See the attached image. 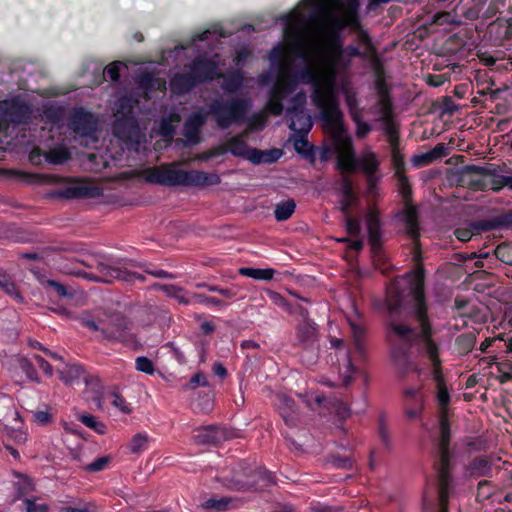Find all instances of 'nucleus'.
Instances as JSON below:
<instances>
[{
	"instance_id": "nucleus-2",
	"label": "nucleus",
	"mask_w": 512,
	"mask_h": 512,
	"mask_svg": "<svg viewBox=\"0 0 512 512\" xmlns=\"http://www.w3.org/2000/svg\"><path fill=\"white\" fill-rule=\"evenodd\" d=\"M313 103L320 109V118L331 132V141L337 154L336 167L341 172H354L357 159L352 137L343 123V113L334 93H324L319 89L312 92Z\"/></svg>"
},
{
	"instance_id": "nucleus-39",
	"label": "nucleus",
	"mask_w": 512,
	"mask_h": 512,
	"mask_svg": "<svg viewBox=\"0 0 512 512\" xmlns=\"http://www.w3.org/2000/svg\"><path fill=\"white\" fill-rule=\"evenodd\" d=\"M14 366L23 372L29 381L40 383V378L36 371L35 365L29 358L17 356L14 359Z\"/></svg>"
},
{
	"instance_id": "nucleus-38",
	"label": "nucleus",
	"mask_w": 512,
	"mask_h": 512,
	"mask_svg": "<svg viewBox=\"0 0 512 512\" xmlns=\"http://www.w3.org/2000/svg\"><path fill=\"white\" fill-rule=\"evenodd\" d=\"M476 341L477 338L474 332L462 333L455 339V349L460 355L465 356L473 350Z\"/></svg>"
},
{
	"instance_id": "nucleus-27",
	"label": "nucleus",
	"mask_w": 512,
	"mask_h": 512,
	"mask_svg": "<svg viewBox=\"0 0 512 512\" xmlns=\"http://www.w3.org/2000/svg\"><path fill=\"white\" fill-rule=\"evenodd\" d=\"M379 164L377 155L372 151H366L362 157L357 160V168L359 167L368 177L371 188L375 185V174L379 169Z\"/></svg>"
},
{
	"instance_id": "nucleus-21",
	"label": "nucleus",
	"mask_w": 512,
	"mask_h": 512,
	"mask_svg": "<svg viewBox=\"0 0 512 512\" xmlns=\"http://www.w3.org/2000/svg\"><path fill=\"white\" fill-rule=\"evenodd\" d=\"M113 135L123 141L132 140L139 132L136 116H117L112 125Z\"/></svg>"
},
{
	"instance_id": "nucleus-62",
	"label": "nucleus",
	"mask_w": 512,
	"mask_h": 512,
	"mask_svg": "<svg viewBox=\"0 0 512 512\" xmlns=\"http://www.w3.org/2000/svg\"><path fill=\"white\" fill-rule=\"evenodd\" d=\"M391 162L394 168V176L406 174V164L404 156L399 151H391Z\"/></svg>"
},
{
	"instance_id": "nucleus-45",
	"label": "nucleus",
	"mask_w": 512,
	"mask_h": 512,
	"mask_svg": "<svg viewBox=\"0 0 512 512\" xmlns=\"http://www.w3.org/2000/svg\"><path fill=\"white\" fill-rule=\"evenodd\" d=\"M243 82V74L240 71H234L224 78L222 87L227 93H235L242 87Z\"/></svg>"
},
{
	"instance_id": "nucleus-57",
	"label": "nucleus",
	"mask_w": 512,
	"mask_h": 512,
	"mask_svg": "<svg viewBox=\"0 0 512 512\" xmlns=\"http://www.w3.org/2000/svg\"><path fill=\"white\" fill-rule=\"evenodd\" d=\"M232 501L230 497H221L219 499L210 498L205 501L204 507L218 512L226 511Z\"/></svg>"
},
{
	"instance_id": "nucleus-44",
	"label": "nucleus",
	"mask_w": 512,
	"mask_h": 512,
	"mask_svg": "<svg viewBox=\"0 0 512 512\" xmlns=\"http://www.w3.org/2000/svg\"><path fill=\"white\" fill-rule=\"evenodd\" d=\"M138 104V101L133 99L130 96L120 97L116 102V112L115 117L117 116H136L135 107Z\"/></svg>"
},
{
	"instance_id": "nucleus-43",
	"label": "nucleus",
	"mask_w": 512,
	"mask_h": 512,
	"mask_svg": "<svg viewBox=\"0 0 512 512\" xmlns=\"http://www.w3.org/2000/svg\"><path fill=\"white\" fill-rule=\"evenodd\" d=\"M350 64L351 61L349 59H345V51L343 47L329 49V67L333 74L336 73L339 67L346 69Z\"/></svg>"
},
{
	"instance_id": "nucleus-14",
	"label": "nucleus",
	"mask_w": 512,
	"mask_h": 512,
	"mask_svg": "<svg viewBox=\"0 0 512 512\" xmlns=\"http://www.w3.org/2000/svg\"><path fill=\"white\" fill-rule=\"evenodd\" d=\"M318 325L314 321H301L295 328L294 346L304 350H314L318 347Z\"/></svg>"
},
{
	"instance_id": "nucleus-1",
	"label": "nucleus",
	"mask_w": 512,
	"mask_h": 512,
	"mask_svg": "<svg viewBox=\"0 0 512 512\" xmlns=\"http://www.w3.org/2000/svg\"><path fill=\"white\" fill-rule=\"evenodd\" d=\"M408 290L412 297L413 306L412 314L419 324V331L407 324L398 323L401 314L402 305L405 298V291L401 287L399 281L391 283L387 288L385 305L388 313V327L394 332L398 338L404 343L403 349H395L393 351V359L398 365H402L406 372L409 366L408 350L411 346L416 345L419 352L424 351L423 342V326L418 317V312L422 311L426 315V321L432 330V324L428 316V308L424 291V272L423 269L412 273L408 276Z\"/></svg>"
},
{
	"instance_id": "nucleus-17",
	"label": "nucleus",
	"mask_w": 512,
	"mask_h": 512,
	"mask_svg": "<svg viewBox=\"0 0 512 512\" xmlns=\"http://www.w3.org/2000/svg\"><path fill=\"white\" fill-rule=\"evenodd\" d=\"M403 398L406 417L410 420L420 418L424 410V395L422 388H406L403 391Z\"/></svg>"
},
{
	"instance_id": "nucleus-35",
	"label": "nucleus",
	"mask_w": 512,
	"mask_h": 512,
	"mask_svg": "<svg viewBox=\"0 0 512 512\" xmlns=\"http://www.w3.org/2000/svg\"><path fill=\"white\" fill-rule=\"evenodd\" d=\"M279 415L288 427H296L298 424V414L296 411L295 401L291 398L284 397L282 405L279 406Z\"/></svg>"
},
{
	"instance_id": "nucleus-25",
	"label": "nucleus",
	"mask_w": 512,
	"mask_h": 512,
	"mask_svg": "<svg viewBox=\"0 0 512 512\" xmlns=\"http://www.w3.org/2000/svg\"><path fill=\"white\" fill-rule=\"evenodd\" d=\"M372 64L374 68V74H375V83H374V89L379 96V99H392L391 97V88L386 82L385 79V70L382 62L380 59L375 56L372 59Z\"/></svg>"
},
{
	"instance_id": "nucleus-61",
	"label": "nucleus",
	"mask_w": 512,
	"mask_h": 512,
	"mask_svg": "<svg viewBox=\"0 0 512 512\" xmlns=\"http://www.w3.org/2000/svg\"><path fill=\"white\" fill-rule=\"evenodd\" d=\"M495 258L505 264L512 265V245H498L495 249Z\"/></svg>"
},
{
	"instance_id": "nucleus-48",
	"label": "nucleus",
	"mask_w": 512,
	"mask_h": 512,
	"mask_svg": "<svg viewBox=\"0 0 512 512\" xmlns=\"http://www.w3.org/2000/svg\"><path fill=\"white\" fill-rule=\"evenodd\" d=\"M504 337H505V334H499L496 337H487L480 344L479 350L482 353H489L490 351L488 349L490 347H494L495 346V348H496L495 350L496 351H505L506 350L505 344L508 342V339H505Z\"/></svg>"
},
{
	"instance_id": "nucleus-26",
	"label": "nucleus",
	"mask_w": 512,
	"mask_h": 512,
	"mask_svg": "<svg viewBox=\"0 0 512 512\" xmlns=\"http://www.w3.org/2000/svg\"><path fill=\"white\" fill-rule=\"evenodd\" d=\"M197 85V81L191 74V72L187 73H176L170 79V88L171 91L177 95H183L192 91Z\"/></svg>"
},
{
	"instance_id": "nucleus-40",
	"label": "nucleus",
	"mask_w": 512,
	"mask_h": 512,
	"mask_svg": "<svg viewBox=\"0 0 512 512\" xmlns=\"http://www.w3.org/2000/svg\"><path fill=\"white\" fill-rule=\"evenodd\" d=\"M60 379L65 384H72L78 381L84 374V368L82 365L74 363L65 365L62 369L58 370Z\"/></svg>"
},
{
	"instance_id": "nucleus-4",
	"label": "nucleus",
	"mask_w": 512,
	"mask_h": 512,
	"mask_svg": "<svg viewBox=\"0 0 512 512\" xmlns=\"http://www.w3.org/2000/svg\"><path fill=\"white\" fill-rule=\"evenodd\" d=\"M251 108V101L246 98H217L208 104L211 115L218 128L226 130L233 124H242Z\"/></svg>"
},
{
	"instance_id": "nucleus-55",
	"label": "nucleus",
	"mask_w": 512,
	"mask_h": 512,
	"mask_svg": "<svg viewBox=\"0 0 512 512\" xmlns=\"http://www.w3.org/2000/svg\"><path fill=\"white\" fill-rule=\"evenodd\" d=\"M378 436L385 447L391 448L390 432L384 414H380L378 418Z\"/></svg>"
},
{
	"instance_id": "nucleus-58",
	"label": "nucleus",
	"mask_w": 512,
	"mask_h": 512,
	"mask_svg": "<svg viewBox=\"0 0 512 512\" xmlns=\"http://www.w3.org/2000/svg\"><path fill=\"white\" fill-rule=\"evenodd\" d=\"M70 158V153L65 148L51 150L46 155V160L51 164H62Z\"/></svg>"
},
{
	"instance_id": "nucleus-41",
	"label": "nucleus",
	"mask_w": 512,
	"mask_h": 512,
	"mask_svg": "<svg viewBox=\"0 0 512 512\" xmlns=\"http://www.w3.org/2000/svg\"><path fill=\"white\" fill-rule=\"evenodd\" d=\"M296 209V202L289 198L276 204L274 209V217L278 222H283L291 218Z\"/></svg>"
},
{
	"instance_id": "nucleus-8",
	"label": "nucleus",
	"mask_w": 512,
	"mask_h": 512,
	"mask_svg": "<svg viewBox=\"0 0 512 512\" xmlns=\"http://www.w3.org/2000/svg\"><path fill=\"white\" fill-rule=\"evenodd\" d=\"M189 172L177 169L176 164H162L149 167L143 172L144 180L151 184H158L168 187L188 186Z\"/></svg>"
},
{
	"instance_id": "nucleus-36",
	"label": "nucleus",
	"mask_w": 512,
	"mask_h": 512,
	"mask_svg": "<svg viewBox=\"0 0 512 512\" xmlns=\"http://www.w3.org/2000/svg\"><path fill=\"white\" fill-rule=\"evenodd\" d=\"M0 288L16 302L23 303L24 297L20 293L17 285L13 281L11 275L5 270L0 269Z\"/></svg>"
},
{
	"instance_id": "nucleus-24",
	"label": "nucleus",
	"mask_w": 512,
	"mask_h": 512,
	"mask_svg": "<svg viewBox=\"0 0 512 512\" xmlns=\"http://www.w3.org/2000/svg\"><path fill=\"white\" fill-rule=\"evenodd\" d=\"M97 270L101 274L102 281L106 283L112 282L114 279L122 280L125 282H134L136 272L128 271L117 267H112L104 263H99Z\"/></svg>"
},
{
	"instance_id": "nucleus-6",
	"label": "nucleus",
	"mask_w": 512,
	"mask_h": 512,
	"mask_svg": "<svg viewBox=\"0 0 512 512\" xmlns=\"http://www.w3.org/2000/svg\"><path fill=\"white\" fill-rule=\"evenodd\" d=\"M507 228H512V209L503 210L487 219L473 221L469 227L457 228L454 234L459 241L467 242L474 235Z\"/></svg>"
},
{
	"instance_id": "nucleus-19",
	"label": "nucleus",
	"mask_w": 512,
	"mask_h": 512,
	"mask_svg": "<svg viewBox=\"0 0 512 512\" xmlns=\"http://www.w3.org/2000/svg\"><path fill=\"white\" fill-rule=\"evenodd\" d=\"M469 167L470 165H465L459 168L456 173L457 184L475 191L490 190L489 180L486 179L487 176H479L476 172L470 171Z\"/></svg>"
},
{
	"instance_id": "nucleus-3",
	"label": "nucleus",
	"mask_w": 512,
	"mask_h": 512,
	"mask_svg": "<svg viewBox=\"0 0 512 512\" xmlns=\"http://www.w3.org/2000/svg\"><path fill=\"white\" fill-rule=\"evenodd\" d=\"M435 400L439 407V435L433 443V468L437 476L438 493L441 494V498L445 501L448 494H451L454 489V477L452 474L454 469V454L450 449L451 425L449 421L451 395L448 390L447 383L436 386Z\"/></svg>"
},
{
	"instance_id": "nucleus-20",
	"label": "nucleus",
	"mask_w": 512,
	"mask_h": 512,
	"mask_svg": "<svg viewBox=\"0 0 512 512\" xmlns=\"http://www.w3.org/2000/svg\"><path fill=\"white\" fill-rule=\"evenodd\" d=\"M207 120V115L196 111L191 113L184 122L183 136L186 138L187 143L196 145L201 141V128Z\"/></svg>"
},
{
	"instance_id": "nucleus-16",
	"label": "nucleus",
	"mask_w": 512,
	"mask_h": 512,
	"mask_svg": "<svg viewBox=\"0 0 512 512\" xmlns=\"http://www.w3.org/2000/svg\"><path fill=\"white\" fill-rule=\"evenodd\" d=\"M190 72L198 84L212 81L219 77L217 63L207 57H196L191 65Z\"/></svg>"
},
{
	"instance_id": "nucleus-33",
	"label": "nucleus",
	"mask_w": 512,
	"mask_h": 512,
	"mask_svg": "<svg viewBox=\"0 0 512 512\" xmlns=\"http://www.w3.org/2000/svg\"><path fill=\"white\" fill-rule=\"evenodd\" d=\"M223 439V432L217 425H208L197 431L195 440L199 444H218Z\"/></svg>"
},
{
	"instance_id": "nucleus-7",
	"label": "nucleus",
	"mask_w": 512,
	"mask_h": 512,
	"mask_svg": "<svg viewBox=\"0 0 512 512\" xmlns=\"http://www.w3.org/2000/svg\"><path fill=\"white\" fill-rule=\"evenodd\" d=\"M101 335L104 340L119 342L131 348L138 345L137 338L131 331L130 322L121 313H114L103 320Z\"/></svg>"
},
{
	"instance_id": "nucleus-12",
	"label": "nucleus",
	"mask_w": 512,
	"mask_h": 512,
	"mask_svg": "<svg viewBox=\"0 0 512 512\" xmlns=\"http://www.w3.org/2000/svg\"><path fill=\"white\" fill-rule=\"evenodd\" d=\"M68 126L75 134L89 137L97 130V120L91 112L78 107L72 111Z\"/></svg>"
},
{
	"instance_id": "nucleus-29",
	"label": "nucleus",
	"mask_w": 512,
	"mask_h": 512,
	"mask_svg": "<svg viewBox=\"0 0 512 512\" xmlns=\"http://www.w3.org/2000/svg\"><path fill=\"white\" fill-rule=\"evenodd\" d=\"M285 76L287 79H294L296 81V87L300 82L304 84H313L315 86L313 92L316 89H319L320 91L323 92V90L318 86V78L315 71L309 66H305L298 71L289 70L287 73H285ZM324 93L332 92L324 91Z\"/></svg>"
},
{
	"instance_id": "nucleus-37",
	"label": "nucleus",
	"mask_w": 512,
	"mask_h": 512,
	"mask_svg": "<svg viewBox=\"0 0 512 512\" xmlns=\"http://www.w3.org/2000/svg\"><path fill=\"white\" fill-rule=\"evenodd\" d=\"M228 152H230L235 157H241L248 160V156L250 153V147H248L246 141L240 136L236 135L231 137L226 142Z\"/></svg>"
},
{
	"instance_id": "nucleus-56",
	"label": "nucleus",
	"mask_w": 512,
	"mask_h": 512,
	"mask_svg": "<svg viewBox=\"0 0 512 512\" xmlns=\"http://www.w3.org/2000/svg\"><path fill=\"white\" fill-rule=\"evenodd\" d=\"M495 491V486L490 480H481L477 484V499L478 500H487L489 499Z\"/></svg>"
},
{
	"instance_id": "nucleus-54",
	"label": "nucleus",
	"mask_w": 512,
	"mask_h": 512,
	"mask_svg": "<svg viewBox=\"0 0 512 512\" xmlns=\"http://www.w3.org/2000/svg\"><path fill=\"white\" fill-rule=\"evenodd\" d=\"M355 33L357 34V41L365 48L363 51H367L369 56H373L374 58L376 56V49L369 33L364 28L356 31Z\"/></svg>"
},
{
	"instance_id": "nucleus-28",
	"label": "nucleus",
	"mask_w": 512,
	"mask_h": 512,
	"mask_svg": "<svg viewBox=\"0 0 512 512\" xmlns=\"http://www.w3.org/2000/svg\"><path fill=\"white\" fill-rule=\"evenodd\" d=\"M247 477H249L250 480H254L255 486L252 487V490L254 491H262L266 487L275 484L273 474L266 470L264 467L252 468L249 465V473L247 474Z\"/></svg>"
},
{
	"instance_id": "nucleus-53",
	"label": "nucleus",
	"mask_w": 512,
	"mask_h": 512,
	"mask_svg": "<svg viewBox=\"0 0 512 512\" xmlns=\"http://www.w3.org/2000/svg\"><path fill=\"white\" fill-rule=\"evenodd\" d=\"M379 121H386L394 118V106L392 99H378Z\"/></svg>"
},
{
	"instance_id": "nucleus-15",
	"label": "nucleus",
	"mask_w": 512,
	"mask_h": 512,
	"mask_svg": "<svg viewBox=\"0 0 512 512\" xmlns=\"http://www.w3.org/2000/svg\"><path fill=\"white\" fill-rule=\"evenodd\" d=\"M248 473L249 464L244 460L239 461L233 468L231 476L225 477V485L235 491H252L255 482L247 477Z\"/></svg>"
},
{
	"instance_id": "nucleus-23",
	"label": "nucleus",
	"mask_w": 512,
	"mask_h": 512,
	"mask_svg": "<svg viewBox=\"0 0 512 512\" xmlns=\"http://www.w3.org/2000/svg\"><path fill=\"white\" fill-rule=\"evenodd\" d=\"M470 171L476 172L479 176L491 177L489 180L490 190L500 192L505 187L504 175H500V167L495 164H485L483 166L470 164Z\"/></svg>"
},
{
	"instance_id": "nucleus-52",
	"label": "nucleus",
	"mask_w": 512,
	"mask_h": 512,
	"mask_svg": "<svg viewBox=\"0 0 512 512\" xmlns=\"http://www.w3.org/2000/svg\"><path fill=\"white\" fill-rule=\"evenodd\" d=\"M79 420L83 425L94 430L98 434H104L106 432V426L104 425V423L98 421L97 418L93 415H80Z\"/></svg>"
},
{
	"instance_id": "nucleus-51",
	"label": "nucleus",
	"mask_w": 512,
	"mask_h": 512,
	"mask_svg": "<svg viewBox=\"0 0 512 512\" xmlns=\"http://www.w3.org/2000/svg\"><path fill=\"white\" fill-rule=\"evenodd\" d=\"M93 188L86 185H73L65 189L64 195L68 198H84L93 196Z\"/></svg>"
},
{
	"instance_id": "nucleus-59",
	"label": "nucleus",
	"mask_w": 512,
	"mask_h": 512,
	"mask_svg": "<svg viewBox=\"0 0 512 512\" xmlns=\"http://www.w3.org/2000/svg\"><path fill=\"white\" fill-rule=\"evenodd\" d=\"M281 19L285 22L287 26L298 28L305 23V19L302 13L295 9L281 17Z\"/></svg>"
},
{
	"instance_id": "nucleus-31",
	"label": "nucleus",
	"mask_w": 512,
	"mask_h": 512,
	"mask_svg": "<svg viewBox=\"0 0 512 512\" xmlns=\"http://www.w3.org/2000/svg\"><path fill=\"white\" fill-rule=\"evenodd\" d=\"M282 155V151L277 148L269 150H260L258 148H251L248 156V160L255 165L266 163L272 164L279 160Z\"/></svg>"
},
{
	"instance_id": "nucleus-50",
	"label": "nucleus",
	"mask_w": 512,
	"mask_h": 512,
	"mask_svg": "<svg viewBox=\"0 0 512 512\" xmlns=\"http://www.w3.org/2000/svg\"><path fill=\"white\" fill-rule=\"evenodd\" d=\"M149 437L146 433L135 434L130 441V451L134 454L141 453L148 449Z\"/></svg>"
},
{
	"instance_id": "nucleus-13",
	"label": "nucleus",
	"mask_w": 512,
	"mask_h": 512,
	"mask_svg": "<svg viewBox=\"0 0 512 512\" xmlns=\"http://www.w3.org/2000/svg\"><path fill=\"white\" fill-rule=\"evenodd\" d=\"M368 242L375 260H383L382 223L378 211H370L367 215Z\"/></svg>"
},
{
	"instance_id": "nucleus-18",
	"label": "nucleus",
	"mask_w": 512,
	"mask_h": 512,
	"mask_svg": "<svg viewBox=\"0 0 512 512\" xmlns=\"http://www.w3.org/2000/svg\"><path fill=\"white\" fill-rule=\"evenodd\" d=\"M464 474L466 478L478 479L482 477L490 478L493 476V463L488 455H478L473 457L465 466Z\"/></svg>"
},
{
	"instance_id": "nucleus-9",
	"label": "nucleus",
	"mask_w": 512,
	"mask_h": 512,
	"mask_svg": "<svg viewBox=\"0 0 512 512\" xmlns=\"http://www.w3.org/2000/svg\"><path fill=\"white\" fill-rule=\"evenodd\" d=\"M419 320L423 326V342H424V351L421 354L425 355L432 364V372L431 377L435 382V386H440L446 384V379L443 374L442 361L440 359V349L439 345L433 339V332L430 330V327L426 321V315L423 310L418 312Z\"/></svg>"
},
{
	"instance_id": "nucleus-30",
	"label": "nucleus",
	"mask_w": 512,
	"mask_h": 512,
	"mask_svg": "<svg viewBox=\"0 0 512 512\" xmlns=\"http://www.w3.org/2000/svg\"><path fill=\"white\" fill-rule=\"evenodd\" d=\"M289 117V129L295 134H302V137L308 136L313 126L311 117L305 111H299V113H295Z\"/></svg>"
},
{
	"instance_id": "nucleus-32",
	"label": "nucleus",
	"mask_w": 512,
	"mask_h": 512,
	"mask_svg": "<svg viewBox=\"0 0 512 512\" xmlns=\"http://www.w3.org/2000/svg\"><path fill=\"white\" fill-rule=\"evenodd\" d=\"M221 182L217 173L192 170L189 172V187L214 186Z\"/></svg>"
},
{
	"instance_id": "nucleus-42",
	"label": "nucleus",
	"mask_w": 512,
	"mask_h": 512,
	"mask_svg": "<svg viewBox=\"0 0 512 512\" xmlns=\"http://www.w3.org/2000/svg\"><path fill=\"white\" fill-rule=\"evenodd\" d=\"M241 276L249 277L255 280L270 281L273 279L275 270L272 268L261 269L252 267H241L238 270Z\"/></svg>"
},
{
	"instance_id": "nucleus-60",
	"label": "nucleus",
	"mask_w": 512,
	"mask_h": 512,
	"mask_svg": "<svg viewBox=\"0 0 512 512\" xmlns=\"http://www.w3.org/2000/svg\"><path fill=\"white\" fill-rule=\"evenodd\" d=\"M192 303L203 304L206 306H217V307H223L226 305V303L224 301H222L216 297L206 296L201 293L192 294Z\"/></svg>"
},
{
	"instance_id": "nucleus-63",
	"label": "nucleus",
	"mask_w": 512,
	"mask_h": 512,
	"mask_svg": "<svg viewBox=\"0 0 512 512\" xmlns=\"http://www.w3.org/2000/svg\"><path fill=\"white\" fill-rule=\"evenodd\" d=\"M499 54H500L499 51H494V53H492V52H489V51H481V50H479L478 53H477V56H478L479 62L481 64H483L484 66H487V67H492V66H494L496 64V62L498 60L501 59Z\"/></svg>"
},
{
	"instance_id": "nucleus-11",
	"label": "nucleus",
	"mask_w": 512,
	"mask_h": 512,
	"mask_svg": "<svg viewBox=\"0 0 512 512\" xmlns=\"http://www.w3.org/2000/svg\"><path fill=\"white\" fill-rule=\"evenodd\" d=\"M351 334L353 339V354L357 356L360 360H365L367 355V349L365 345V330L363 327L350 323ZM345 373L348 375H344L345 384H349L351 382V374L357 371V368L352 362V352L348 351L345 357Z\"/></svg>"
},
{
	"instance_id": "nucleus-46",
	"label": "nucleus",
	"mask_w": 512,
	"mask_h": 512,
	"mask_svg": "<svg viewBox=\"0 0 512 512\" xmlns=\"http://www.w3.org/2000/svg\"><path fill=\"white\" fill-rule=\"evenodd\" d=\"M269 60L272 66L277 65L279 68V74L287 73L290 69L288 64L285 62V51L282 46L273 47L269 53Z\"/></svg>"
},
{
	"instance_id": "nucleus-22",
	"label": "nucleus",
	"mask_w": 512,
	"mask_h": 512,
	"mask_svg": "<svg viewBox=\"0 0 512 512\" xmlns=\"http://www.w3.org/2000/svg\"><path fill=\"white\" fill-rule=\"evenodd\" d=\"M3 113L4 117L11 123L26 124L31 118L32 110L26 102L13 99L6 103Z\"/></svg>"
},
{
	"instance_id": "nucleus-47",
	"label": "nucleus",
	"mask_w": 512,
	"mask_h": 512,
	"mask_svg": "<svg viewBox=\"0 0 512 512\" xmlns=\"http://www.w3.org/2000/svg\"><path fill=\"white\" fill-rule=\"evenodd\" d=\"M307 103V96L304 91H299L294 94L290 100L289 105L286 109L287 116L299 113V111H305V105Z\"/></svg>"
},
{
	"instance_id": "nucleus-10",
	"label": "nucleus",
	"mask_w": 512,
	"mask_h": 512,
	"mask_svg": "<svg viewBox=\"0 0 512 512\" xmlns=\"http://www.w3.org/2000/svg\"><path fill=\"white\" fill-rule=\"evenodd\" d=\"M296 90V81L287 79L282 71L269 91L266 103L267 111L274 116H280L284 111V100Z\"/></svg>"
},
{
	"instance_id": "nucleus-5",
	"label": "nucleus",
	"mask_w": 512,
	"mask_h": 512,
	"mask_svg": "<svg viewBox=\"0 0 512 512\" xmlns=\"http://www.w3.org/2000/svg\"><path fill=\"white\" fill-rule=\"evenodd\" d=\"M394 177L397 180L398 193L403 203V209L396 214V218L402 221L406 235L417 248L420 241V223L419 212L414 205L412 186L406 174Z\"/></svg>"
},
{
	"instance_id": "nucleus-64",
	"label": "nucleus",
	"mask_w": 512,
	"mask_h": 512,
	"mask_svg": "<svg viewBox=\"0 0 512 512\" xmlns=\"http://www.w3.org/2000/svg\"><path fill=\"white\" fill-rule=\"evenodd\" d=\"M136 370L143 372L147 375H153L155 372L154 363L151 359L145 356H139L135 360Z\"/></svg>"
},
{
	"instance_id": "nucleus-49",
	"label": "nucleus",
	"mask_w": 512,
	"mask_h": 512,
	"mask_svg": "<svg viewBox=\"0 0 512 512\" xmlns=\"http://www.w3.org/2000/svg\"><path fill=\"white\" fill-rule=\"evenodd\" d=\"M297 135V138L294 140V149L296 150L297 153L305 156V157H309V158H313L314 157V147L312 145L309 144L308 140H307V136H303L302 137V134H296Z\"/></svg>"
},
{
	"instance_id": "nucleus-34",
	"label": "nucleus",
	"mask_w": 512,
	"mask_h": 512,
	"mask_svg": "<svg viewBox=\"0 0 512 512\" xmlns=\"http://www.w3.org/2000/svg\"><path fill=\"white\" fill-rule=\"evenodd\" d=\"M155 288L163 291L168 297L177 300L180 304L189 305L192 304V294L177 285L174 284H155Z\"/></svg>"
}]
</instances>
